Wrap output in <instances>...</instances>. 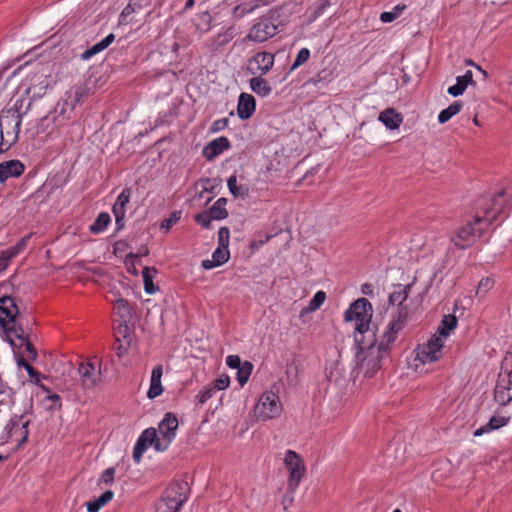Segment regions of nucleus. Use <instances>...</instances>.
<instances>
[{
	"label": "nucleus",
	"mask_w": 512,
	"mask_h": 512,
	"mask_svg": "<svg viewBox=\"0 0 512 512\" xmlns=\"http://www.w3.org/2000/svg\"><path fill=\"white\" fill-rule=\"evenodd\" d=\"M290 14L287 5L268 10L254 21L245 39L255 43L266 42L289 22Z\"/></svg>",
	"instance_id": "f257e3e1"
},
{
	"label": "nucleus",
	"mask_w": 512,
	"mask_h": 512,
	"mask_svg": "<svg viewBox=\"0 0 512 512\" xmlns=\"http://www.w3.org/2000/svg\"><path fill=\"white\" fill-rule=\"evenodd\" d=\"M493 209L488 207V205L475 208L474 220L461 226L451 238L455 246L460 249H466L480 238L483 232L497 220L498 212H494Z\"/></svg>",
	"instance_id": "f03ea898"
},
{
	"label": "nucleus",
	"mask_w": 512,
	"mask_h": 512,
	"mask_svg": "<svg viewBox=\"0 0 512 512\" xmlns=\"http://www.w3.org/2000/svg\"><path fill=\"white\" fill-rule=\"evenodd\" d=\"M360 353H358V369L364 376L371 378L382 367V359L388 354L390 349L383 347L381 343L376 344L375 334L371 332L368 339H362L354 336Z\"/></svg>",
	"instance_id": "7ed1b4c3"
},
{
	"label": "nucleus",
	"mask_w": 512,
	"mask_h": 512,
	"mask_svg": "<svg viewBox=\"0 0 512 512\" xmlns=\"http://www.w3.org/2000/svg\"><path fill=\"white\" fill-rule=\"evenodd\" d=\"M372 318V305L366 298H359L353 302L344 313L347 322L355 321V336L368 339L371 335L370 321Z\"/></svg>",
	"instance_id": "20e7f679"
},
{
	"label": "nucleus",
	"mask_w": 512,
	"mask_h": 512,
	"mask_svg": "<svg viewBox=\"0 0 512 512\" xmlns=\"http://www.w3.org/2000/svg\"><path fill=\"white\" fill-rule=\"evenodd\" d=\"M23 100H17L12 108L3 110L0 116V134L2 143L4 142V133L7 137L8 147L16 143L22 123V107Z\"/></svg>",
	"instance_id": "39448f33"
},
{
	"label": "nucleus",
	"mask_w": 512,
	"mask_h": 512,
	"mask_svg": "<svg viewBox=\"0 0 512 512\" xmlns=\"http://www.w3.org/2000/svg\"><path fill=\"white\" fill-rule=\"evenodd\" d=\"M281 412L282 404L277 394L269 391L260 396L255 408V415L259 420L266 421L279 417Z\"/></svg>",
	"instance_id": "423d86ee"
},
{
	"label": "nucleus",
	"mask_w": 512,
	"mask_h": 512,
	"mask_svg": "<svg viewBox=\"0 0 512 512\" xmlns=\"http://www.w3.org/2000/svg\"><path fill=\"white\" fill-rule=\"evenodd\" d=\"M284 464L289 471L288 491L293 493L304 477L306 467L302 457L293 450L285 453Z\"/></svg>",
	"instance_id": "0eeeda50"
},
{
	"label": "nucleus",
	"mask_w": 512,
	"mask_h": 512,
	"mask_svg": "<svg viewBox=\"0 0 512 512\" xmlns=\"http://www.w3.org/2000/svg\"><path fill=\"white\" fill-rule=\"evenodd\" d=\"M178 429V419L175 414L168 412L164 415V418L158 425V430L160 434V438L163 441V444L157 443L156 451L164 452L168 449L171 442L174 440L176 436V431Z\"/></svg>",
	"instance_id": "6e6552de"
},
{
	"label": "nucleus",
	"mask_w": 512,
	"mask_h": 512,
	"mask_svg": "<svg viewBox=\"0 0 512 512\" xmlns=\"http://www.w3.org/2000/svg\"><path fill=\"white\" fill-rule=\"evenodd\" d=\"M443 346L442 338L434 335L427 343L418 347L417 359L424 364L435 362L441 357Z\"/></svg>",
	"instance_id": "1a4fd4ad"
},
{
	"label": "nucleus",
	"mask_w": 512,
	"mask_h": 512,
	"mask_svg": "<svg viewBox=\"0 0 512 512\" xmlns=\"http://www.w3.org/2000/svg\"><path fill=\"white\" fill-rule=\"evenodd\" d=\"M407 317V308H399L396 317L389 323L387 330L384 332L382 340L380 341L383 347L390 349L391 344H393L397 338L398 332L405 327Z\"/></svg>",
	"instance_id": "9d476101"
},
{
	"label": "nucleus",
	"mask_w": 512,
	"mask_h": 512,
	"mask_svg": "<svg viewBox=\"0 0 512 512\" xmlns=\"http://www.w3.org/2000/svg\"><path fill=\"white\" fill-rule=\"evenodd\" d=\"M184 501L185 498L182 497V494L175 487H172L159 500L156 512H178Z\"/></svg>",
	"instance_id": "9b49d317"
},
{
	"label": "nucleus",
	"mask_w": 512,
	"mask_h": 512,
	"mask_svg": "<svg viewBox=\"0 0 512 512\" xmlns=\"http://www.w3.org/2000/svg\"><path fill=\"white\" fill-rule=\"evenodd\" d=\"M274 65V55L270 52H258L249 60V71L255 75H266Z\"/></svg>",
	"instance_id": "f8f14e48"
},
{
	"label": "nucleus",
	"mask_w": 512,
	"mask_h": 512,
	"mask_svg": "<svg viewBox=\"0 0 512 512\" xmlns=\"http://www.w3.org/2000/svg\"><path fill=\"white\" fill-rule=\"evenodd\" d=\"M0 328L6 335V341L13 347H16V344L12 336H15L22 342L25 339H28L31 334V327L27 326L25 330L23 326L17 322V319L15 320V322L7 323L4 322V320L0 319Z\"/></svg>",
	"instance_id": "ddd939ff"
},
{
	"label": "nucleus",
	"mask_w": 512,
	"mask_h": 512,
	"mask_svg": "<svg viewBox=\"0 0 512 512\" xmlns=\"http://www.w3.org/2000/svg\"><path fill=\"white\" fill-rule=\"evenodd\" d=\"M494 399L502 406L512 400V371L507 375L500 374L494 389Z\"/></svg>",
	"instance_id": "4468645a"
},
{
	"label": "nucleus",
	"mask_w": 512,
	"mask_h": 512,
	"mask_svg": "<svg viewBox=\"0 0 512 512\" xmlns=\"http://www.w3.org/2000/svg\"><path fill=\"white\" fill-rule=\"evenodd\" d=\"M23 418L24 415H14L11 417V419L9 420L5 427V430L9 438H12L16 435L20 436V444H24L28 440L29 435V421L27 420L23 422Z\"/></svg>",
	"instance_id": "2eb2a0df"
},
{
	"label": "nucleus",
	"mask_w": 512,
	"mask_h": 512,
	"mask_svg": "<svg viewBox=\"0 0 512 512\" xmlns=\"http://www.w3.org/2000/svg\"><path fill=\"white\" fill-rule=\"evenodd\" d=\"M505 191L501 190L491 198L483 197L476 203V207L488 205L490 208H494V212L497 213V218L505 212L506 207L512 205V197L510 199H504Z\"/></svg>",
	"instance_id": "dca6fc26"
},
{
	"label": "nucleus",
	"mask_w": 512,
	"mask_h": 512,
	"mask_svg": "<svg viewBox=\"0 0 512 512\" xmlns=\"http://www.w3.org/2000/svg\"><path fill=\"white\" fill-rule=\"evenodd\" d=\"M19 315L16 299L9 295L0 297V319L4 322H15Z\"/></svg>",
	"instance_id": "f3484780"
},
{
	"label": "nucleus",
	"mask_w": 512,
	"mask_h": 512,
	"mask_svg": "<svg viewBox=\"0 0 512 512\" xmlns=\"http://www.w3.org/2000/svg\"><path fill=\"white\" fill-rule=\"evenodd\" d=\"M78 372L85 388H92L100 381V370L91 362L81 363Z\"/></svg>",
	"instance_id": "a211bd4d"
},
{
	"label": "nucleus",
	"mask_w": 512,
	"mask_h": 512,
	"mask_svg": "<svg viewBox=\"0 0 512 512\" xmlns=\"http://www.w3.org/2000/svg\"><path fill=\"white\" fill-rule=\"evenodd\" d=\"M231 147L230 141L227 137L221 136L210 141L203 149V156L208 160L212 161L218 157L225 150Z\"/></svg>",
	"instance_id": "6ab92c4d"
},
{
	"label": "nucleus",
	"mask_w": 512,
	"mask_h": 512,
	"mask_svg": "<svg viewBox=\"0 0 512 512\" xmlns=\"http://www.w3.org/2000/svg\"><path fill=\"white\" fill-rule=\"evenodd\" d=\"M25 170L24 164L19 160H9L0 163V182L4 183L12 177H19Z\"/></svg>",
	"instance_id": "aec40b11"
},
{
	"label": "nucleus",
	"mask_w": 512,
	"mask_h": 512,
	"mask_svg": "<svg viewBox=\"0 0 512 512\" xmlns=\"http://www.w3.org/2000/svg\"><path fill=\"white\" fill-rule=\"evenodd\" d=\"M255 98L248 93H241L238 99L237 112L242 120L249 119L255 112Z\"/></svg>",
	"instance_id": "412c9836"
},
{
	"label": "nucleus",
	"mask_w": 512,
	"mask_h": 512,
	"mask_svg": "<svg viewBox=\"0 0 512 512\" xmlns=\"http://www.w3.org/2000/svg\"><path fill=\"white\" fill-rule=\"evenodd\" d=\"M230 257L228 248L217 247L212 254V259H206L202 261V267L206 270L225 264Z\"/></svg>",
	"instance_id": "4be33fe9"
},
{
	"label": "nucleus",
	"mask_w": 512,
	"mask_h": 512,
	"mask_svg": "<svg viewBox=\"0 0 512 512\" xmlns=\"http://www.w3.org/2000/svg\"><path fill=\"white\" fill-rule=\"evenodd\" d=\"M162 374H163L162 365H157L153 368L152 373H151L150 387L147 392V397L149 399H154L162 394V392H163V387L161 384Z\"/></svg>",
	"instance_id": "5701e85b"
},
{
	"label": "nucleus",
	"mask_w": 512,
	"mask_h": 512,
	"mask_svg": "<svg viewBox=\"0 0 512 512\" xmlns=\"http://www.w3.org/2000/svg\"><path fill=\"white\" fill-rule=\"evenodd\" d=\"M456 80H457L456 84L453 86H450L447 91L453 97L462 95L468 85L476 84L475 81L473 80V75L470 70H467L464 75L458 76Z\"/></svg>",
	"instance_id": "b1692460"
},
{
	"label": "nucleus",
	"mask_w": 512,
	"mask_h": 512,
	"mask_svg": "<svg viewBox=\"0 0 512 512\" xmlns=\"http://www.w3.org/2000/svg\"><path fill=\"white\" fill-rule=\"evenodd\" d=\"M379 121H381L388 129L395 130L400 127L403 122V116L397 113L395 109L388 108L380 113Z\"/></svg>",
	"instance_id": "393cba45"
},
{
	"label": "nucleus",
	"mask_w": 512,
	"mask_h": 512,
	"mask_svg": "<svg viewBox=\"0 0 512 512\" xmlns=\"http://www.w3.org/2000/svg\"><path fill=\"white\" fill-rule=\"evenodd\" d=\"M117 309V314L121 318L122 322L124 323V329L126 330L128 327L126 325L127 322H129L133 316H134V309L129 304V302L124 298H117L112 301Z\"/></svg>",
	"instance_id": "a878e982"
},
{
	"label": "nucleus",
	"mask_w": 512,
	"mask_h": 512,
	"mask_svg": "<svg viewBox=\"0 0 512 512\" xmlns=\"http://www.w3.org/2000/svg\"><path fill=\"white\" fill-rule=\"evenodd\" d=\"M249 83L251 90L260 97H266L272 91L271 86L263 76L258 75L257 77H253L250 79Z\"/></svg>",
	"instance_id": "bb28decb"
},
{
	"label": "nucleus",
	"mask_w": 512,
	"mask_h": 512,
	"mask_svg": "<svg viewBox=\"0 0 512 512\" xmlns=\"http://www.w3.org/2000/svg\"><path fill=\"white\" fill-rule=\"evenodd\" d=\"M508 422H509V417L494 415L490 418L487 425L477 429L474 432V436H481L484 433L489 432L491 430L499 429V428L505 426Z\"/></svg>",
	"instance_id": "cd10ccee"
},
{
	"label": "nucleus",
	"mask_w": 512,
	"mask_h": 512,
	"mask_svg": "<svg viewBox=\"0 0 512 512\" xmlns=\"http://www.w3.org/2000/svg\"><path fill=\"white\" fill-rule=\"evenodd\" d=\"M114 39H115V35L113 33H110L99 43L93 45L91 48L84 51V53L81 55V58L83 60H87V59L91 58L92 56H94L97 53L106 49L114 41Z\"/></svg>",
	"instance_id": "c85d7f7f"
},
{
	"label": "nucleus",
	"mask_w": 512,
	"mask_h": 512,
	"mask_svg": "<svg viewBox=\"0 0 512 512\" xmlns=\"http://www.w3.org/2000/svg\"><path fill=\"white\" fill-rule=\"evenodd\" d=\"M131 188H124L112 207L113 214L126 215V205L130 201Z\"/></svg>",
	"instance_id": "c756f323"
},
{
	"label": "nucleus",
	"mask_w": 512,
	"mask_h": 512,
	"mask_svg": "<svg viewBox=\"0 0 512 512\" xmlns=\"http://www.w3.org/2000/svg\"><path fill=\"white\" fill-rule=\"evenodd\" d=\"M157 273L158 270L155 267H144L142 271L144 290L147 294H154L158 290V287L153 283V277H155Z\"/></svg>",
	"instance_id": "7c9ffc66"
},
{
	"label": "nucleus",
	"mask_w": 512,
	"mask_h": 512,
	"mask_svg": "<svg viewBox=\"0 0 512 512\" xmlns=\"http://www.w3.org/2000/svg\"><path fill=\"white\" fill-rule=\"evenodd\" d=\"M398 290H395L389 295V303L392 305H398L399 308H404L402 306L403 302L407 299L409 291L411 289V285L407 284L405 286L397 285Z\"/></svg>",
	"instance_id": "2f4dec72"
},
{
	"label": "nucleus",
	"mask_w": 512,
	"mask_h": 512,
	"mask_svg": "<svg viewBox=\"0 0 512 512\" xmlns=\"http://www.w3.org/2000/svg\"><path fill=\"white\" fill-rule=\"evenodd\" d=\"M114 493L111 490L105 491L97 499L87 502L88 512H98L104 505L113 499Z\"/></svg>",
	"instance_id": "473e14b6"
},
{
	"label": "nucleus",
	"mask_w": 512,
	"mask_h": 512,
	"mask_svg": "<svg viewBox=\"0 0 512 512\" xmlns=\"http://www.w3.org/2000/svg\"><path fill=\"white\" fill-rule=\"evenodd\" d=\"M111 222V217L107 212H101L94 223L90 225L89 230L92 234L103 232Z\"/></svg>",
	"instance_id": "72a5a7b5"
},
{
	"label": "nucleus",
	"mask_w": 512,
	"mask_h": 512,
	"mask_svg": "<svg viewBox=\"0 0 512 512\" xmlns=\"http://www.w3.org/2000/svg\"><path fill=\"white\" fill-rule=\"evenodd\" d=\"M463 107V104L461 101H454L452 104H450L446 109L442 110L438 115V121L441 124L446 123L449 121L454 115L459 113Z\"/></svg>",
	"instance_id": "f704fd0d"
},
{
	"label": "nucleus",
	"mask_w": 512,
	"mask_h": 512,
	"mask_svg": "<svg viewBox=\"0 0 512 512\" xmlns=\"http://www.w3.org/2000/svg\"><path fill=\"white\" fill-rule=\"evenodd\" d=\"M457 318L454 315H445L437 329L439 336L446 337L456 327Z\"/></svg>",
	"instance_id": "c9c22d12"
},
{
	"label": "nucleus",
	"mask_w": 512,
	"mask_h": 512,
	"mask_svg": "<svg viewBox=\"0 0 512 512\" xmlns=\"http://www.w3.org/2000/svg\"><path fill=\"white\" fill-rule=\"evenodd\" d=\"M236 36L233 26H229L224 32L217 34L213 40V49H218L221 46L228 44Z\"/></svg>",
	"instance_id": "e433bc0d"
},
{
	"label": "nucleus",
	"mask_w": 512,
	"mask_h": 512,
	"mask_svg": "<svg viewBox=\"0 0 512 512\" xmlns=\"http://www.w3.org/2000/svg\"><path fill=\"white\" fill-rule=\"evenodd\" d=\"M326 299V293L324 291H318L315 293L313 298L310 300L307 307H304L300 312V317H303L306 313L312 312L320 308Z\"/></svg>",
	"instance_id": "4c0bfd02"
},
{
	"label": "nucleus",
	"mask_w": 512,
	"mask_h": 512,
	"mask_svg": "<svg viewBox=\"0 0 512 512\" xmlns=\"http://www.w3.org/2000/svg\"><path fill=\"white\" fill-rule=\"evenodd\" d=\"M139 439L147 443L149 446L153 445L155 450L157 443L163 444L162 439L157 436V431L155 428H147L144 430L139 436Z\"/></svg>",
	"instance_id": "58836bf2"
},
{
	"label": "nucleus",
	"mask_w": 512,
	"mask_h": 512,
	"mask_svg": "<svg viewBox=\"0 0 512 512\" xmlns=\"http://www.w3.org/2000/svg\"><path fill=\"white\" fill-rule=\"evenodd\" d=\"M229 191L234 197H246L248 195V188L237 185V178L235 175L229 177L227 181Z\"/></svg>",
	"instance_id": "ea45409f"
},
{
	"label": "nucleus",
	"mask_w": 512,
	"mask_h": 512,
	"mask_svg": "<svg viewBox=\"0 0 512 512\" xmlns=\"http://www.w3.org/2000/svg\"><path fill=\"white\" fill-rule=\"evenodd\" d=\"M253 365L249 361L243 362L242 366L237 369V381L240 386H244L252 373Z\"/></svg>",
	"instance_id": "a19ab883"
},
{
	"label": "nucleus",
	"mask_w": 512,
	"mask_h": 512,
	"mask_svg": "<svg viewBox=\"0 0 512 512\" xmlns=\"http://www.w3.org/2000/svg\"><path fill=\"white\" fill-rule=\"evenodd\" d=\"M17 364L27 371L34 384L39 385L40 374L24 359L23 356L18 357Z\"/></svg>",
	"instance_id": "79ce46f5"
},
{
	"label": "nucleus",
	"mask_w": 512,
	"mask_h": 512,
	"mask_svg": "<svg viewBox=\"0 0 512 512\" xmlns=\"http://www.w3.org/2000/svg\"><path fill=\"white\" fill-rule=\"evenodd\" d=\"M31 235L32 234H28V235L22 237L14 246L6 249L9 252L10 256H12L14 258L19 253H21L27 246L28 241L31 238Z\"/></svg>",
	"instance_id": "37998d69"
},
{
	"label": "nucleus",
	"mask_w": 512,
	"mask_h": 512,
	"mask_svg": "<svg viewBox=\"0 0 512 512\" xmlns=\"http://www.w3.org/2000/svg\"><path fill=\"white\" fill-rule=\"evenodd\" d=\"M181 211H173L170 216L161 222V229L168 231L173 225H175L181 219Z\"/></svg>",
	"instance_id": "c03bdc74"
},
{
	"label": "nucleus",
	"mask_w": 512,
	"mask_h": 512,
	"mask_svg": "<svg viewBox=\"0 0 512 512\" xmlns=\"http://www.w3.org/2000/svg\"><path fill=\"white\" fill-rule=\"evenodd\" d=\"M494 286V280L486 277L480 280L477 286L476 295H485Z\"/></svg>",
	"instance_id": "a18cd8bd"
},
{
	"label": "nucleus",
	"mask_w": 512,
	"mask_h": 512,
	"mask_svg": "<svg viewBox=\"0 0 512 512\" xmlns=\"http://www.w3.org/2000/svg\"><path fill=\"white\" fill-rule=\"evenodd\" d=\"M148 446L149 445L147 443L138 438L133 450V459L136 463L141 461L143 453L146 451Z\"/></svg>",
	"instance_id": "49530a36"
},
{
	"label": "nucleus",
	"mask_w": 512,
	"mask_h": 512,
	"mask_svg": "<svg viewBox=\"0 0 512 512\" xmlns=\"http://www.w3.org/2000/svg\"><path fill=\"white\" fill-rule=\"evenodd\" d=\"M207 211L209 212L210 217H212L213 220H222L227 218L228 216V211L226 210L225 207H218L214 204Z\"/></svg>",
	"instance_id": "de8ad7c7"
},
{
	"label": "nucleus",
	"mask_w": 512,
	"mask_h": 512,
	"mask_svg": "<svg viewBox=\"0 0 512 512\" xmlns=\"http://www.w3.org/2000/svg\"><path fill=\"white\" fill-rule=\"evenodd\" d=\"M230 230L227 227H221L218 231V247H229Z\"/></svg>",
	"instance_id": "09e8293b"
},
{
	"label": "nucleus",
	"mask_w": 512,
	"mask_h": 512,
	"mask_svg": "<svg viewBox=\"0 0 512 512\" xmlns=\"http://www.w3.org/2000/svg\"><path fill=\"white\" fill-rule=\"evenodd\" d=\"M310 57V51L307 48H302L299 50L296 59L291 67V69H295L300 65L304 64Z\"/></svg>",
	"instance_id": "8fccbe9b"
},
{
	"label": "nucleus",
	"mask_w": 512,
	"mask_h": 512,
	"mask_svg": "<svg viewBox=\"0 0 512 512\" xmlns=\"http://www.w3.org/2000/svg\"><path fill=\"white\" fill-rule=\"evenodd\" d=\"M194 219L198 224H200L205 229H208L210 227L211 221L213 220V218L210 217V214L207 210L199 214H196Z\"/></svg>",
	"instance_id": "3c124183"
},
{
	"label": "nucleus",
	"mask_w": 512,
	"mask_h": 512,
	"mask_svg": "<svg viewBox=\"0 0 512 512\" xmlns=\"http://www.w3.org/2000/svg\"><path fill=\"white\" fill-rule=\"evenodd\" d=\"M216 392L215 387L213 386H207L205 387L198 395V401L201 404H204L206 401H208Z\"/></svg>",
	"instance_id": "603ef678"
},
{
	"label": "nucleus",
	"mask_w": 512,
	"mask_h": 512,
	"mask_svg": "<svg viewBox=\"0 0 512 512\" xmlns=\"http://www.w3.org/2000/svg\"><path fill=\"white\" fill-rule=\"evenodd\" d=\"M21 345L25 347L26 352L28 353V358L32 361H35L38 357V353L36 348L30 341V337L21 342Z\"/></svg>",
	"instance_id": "864d4df0"
},
{
	"label": "nucleus",
	"mask_w": 512,
	"mask_h": 512,
	"mask_svg": "<svg viewBox=\"0 0 512 512\" xmlns=\"http://www.w3.org/2000/svg\"><path fill=\"white\" fill-rule=\"evenodd\" d=\"M115 468L109 467L107 468L99 478V484H111L114 481Z\"/></svg>",
	"instance_id": "5fc2aeb1"
},
{
	"label": "nucleus",
	"mask_w": 512,
	"mask_h": 512,
	"mask_svg": "<svg viewBox=\"0 0 512 512\" xmlns=\"http://www.w3.org/2000/svg\"><path fill=\"white\" fill-rule=\"evenodd\" d=\"M229 384H230L229 376L223 374L214 381L213 387H215V390H224L229 387Z\"/></svg>",
	"instance_id": "6e6d98bb"
},
{
	"label": "nucleus",
	"mask_w": 512,
	"mask_h": 512,
	"mask_svg": "<svg viewBox=\"0 0 512 512\" xmlns=\"http://www.w3.org/2000/svg\"><path fill=\"white\" fill-rule=\"evenodd\" d=\"M12 258L7 250L0 252V272L8 267Z\"/></svg>",
	"instance_id": "4d7b16f0"
},
{
	"label": "nucleus",
	"mask_w": 512,
	"mask_h": 512,
	"mask_svg": "<svg viewBox=\"0 0 512 512\" xmlns=\"http://www.w3.org/2000/svg\"><path fill=\"white\" fill-rule=\"evenodd\" d=\"M226 364L230 367V368H233V369H238L239 367L242 366V362H241V359L238 355H229L227 358H226Z\"/></svg>",
	"instance_id": "13d9d810"
},
{
	"label": "nucleus",
	"mask_w": 512,
	"mask_h": 512,
	"mask_svg": "<svg viewBox=\"0 0 512 512\" xmlns=\"http://www.w3.org/2000/svg\"><path fill=\"white\" fill-rule=\"evenodd\" d=\"M261 0H256L253 2H245L241 3L240 5L243 7L246 14H250L254 12L259 6H260Z\"/></svg>",
	"instance_id": "bf43d9fd"
},
{
	"label": "nucleus",
	"mask_w": 512,
	"mask_h": 512,
	"mask_svg": "<svg viewBox=\"0 0 512 512\" xmlns=\"http://www.w3.org/2000/svg\"><path fill=\"white\" fill-rule=\"evenodd\" d=\"M228 122H229L228 118L218 119L213 122L211 130L213 132H218L220 130H223L227 127Z\"/></svg>",
	"instance_id": "052dcab7"
},
{
	"label": "nucleus",
	"mask_w": 512,
	"mask_h": 512,
	"mask_svg": "<svg viewBox=\"0 0 512 512\" xmlns=\"http://www.w3.org/2000/svg\"><path fill=\"white\" fill-rule=\"evenodd\" d=\"M71 92H73V102L72 105L74 106L75 103H77L84 95H85V88L81 86L74 87Z\"/></svg>",
	"instance_id": "680f3d73"
},
{
	"label": "nucleus",
	"mask_w": 512,
	"mask_h": 512,
	"mask_svg": "<svg viewBox=\"0 0 512 512\" xmlns=\"http://www.w3.org/2000/svg\"><path fill=\"white\" fill-rule=\"evenodd\" d=\"M246 15H247L246 12L244 11L243 7L240 4L235 6L232 9V17L235 20H239V19L243 18Z\"/></svg>",
	"instance_id": "e2e57ef3"
},
{
	"label": "nucleus",
	"mask_w": 512,
	"mask_h": 512,
	"mask_svg": "<svg viewBox=\"0 0 512 512\" xmlns=\"http://www.w3.org/2000/svg\"><path fill=\"white\" fill-rule=\"evenodd\" d=\"M396 13L392 12H382L380 15V20L384 23H390L396 19Z\"/></svg>",
	"instance_id": "0e129e2a"
},
{
	"label": "nucleus",
	"mask_w": 512,
	"mask_h": 512,
	"mask_svg": "<svg viewBox=\"0 0 512 512\" xmlns=\"http://www.w3.org/2000/svg\"><path fill=\"white\" fill-rule=\"evenodd\" d=\"M117 231L122 230L125 226V215L114 214Z\"/></svg>",
	"instance_id": "69168bd1"
},
{
	"label": "nucleus",
	"mask_w": 512,
	"mask_h": 512,
	"mask_svg": "<svg viewBox=\"0 0 512 512\" xmlns=\"http://www.w3.org/2000/svg\"><path fill=\"white\" fill-rule=\"evenodd\" d=\"M136 10V5L135 4H131L129 3L121 12V17L122 18H125L127 16H129L130 14H132L133 12H135Z\"/></svg>",
	"instance_id": "338daca9"
},
{
	"label": "nucleus",
	"mask_w": 512,
	"mask_h": 512,
	"mask_svg": "<svg viewBox=\"0 0 512 512\" xmlns=\"http://www.w3.org/2000/svg\"><path fill=\"white\" fill-rule=\"evenodd\" d=\"M46 399L52 401L55 404H57L58 405V409H60L62 407L61 397L58 394L49 393L46 396Z\"/></svg>",
	"instance_id": "774afa93"
}]
</instances>
